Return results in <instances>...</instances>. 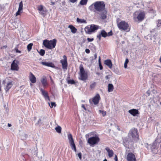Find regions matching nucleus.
I'll use <instances>...</instances> for the list:
<instances>
[{
  "label": "nucleus",
  "mask_w": 161,
  "mask_h": 161,
  "mask_svg": "<svg viewBox=\"0 0 161 161\" xmlns=\"http://www.w3.org/2000/svg\"><path fill=\"white\" fill-rule=\"evenodd\" d=\"M56 43L57 40L55 39L50 41L45 40L43 41V44L47 48L52 49L55 47Z\"/></svg>",
  "instance_id": "obj_1"
},
{
  "label": "nucleus",
  "mask_w": 161,
  "mask_h": 161,
  "mask_svg": "<svg viewBox=\"0 0 161 161\" xmlns=\"http://www.w3.org/2000/svg\"><path fill=\"white\" fill-rule=\"evenodd\" d=\"M117 26L119 30L129 31L130 30V28L128 24L125 21H121L119 22H117Z\"/></svg>",
  "instance_id": "obj_2"
},
{
  "label": "nucleus",
  "mask_w": 161,
  "mask_h": 161,
  "mask_svg": "<svg viewBox=\"0 0 161 161\" xmlns=\"http://www.w3.org/2000/svg\"><path fill=\"white\" fill-rule=\"evenodd\" d=\"M137 132V130L136 129H132L130 130L128 136L130 138H132L131 140L132 141H136L138 139L139 137Z\"/></svg>",
  "instance_id": "obj_3"
},
{
  "label": "nucleus",
  "mask_w": 161,
  "mask_h": 161,
  "mask_svg": "<svg viewBox=\"0 0 161 161\" xmlns=\"http://www.w3.org/2000/svg\"><path fill=\"white\" fill-rule=\"evenodd\" d=\"M94 6L95 9L99 12L104 9L105 5L103 1H97L94 3Z\"/></svg>",
  "instance_id": "obj_4"
},
{
  "label": "nucleus",
  "mask_w": 161,
  "mask_h": 161,
  "mask_svg": "<svg viewBox=\"0 0 161 161\" xmlns=\"http://www.w3.org/2000/svg\"><path fill=\"white\" fill-rule=\"evenodd\" d=\"M99 26L97 25H91L90 26H86L85 28L86 33L88 34H91L98 28Z\"/></svg>",
  "instance_id": "obj_5"
},
{
  "label": "nucleus",
  "mask_w": 161,
  "mask_h": 161,
  "mask_svg": "<svg viewBox=\"0 0 161 161\" xmlns=\"http://www.w3.org/2000/svg\"><path fill=\"white\" fill-rule=\"evenodd\" d=\"M80 76L79 79L82 80H86L87 77V74L85 71L83 66L81 64L80 66Z\"/></svg>",
  "instance_id": "obj_6"
},
{
  "label": "nucleus",
  "mask_w": 161,
  "mask_h": 161,
  "mask_svg": "<svg viewBox=\"0 0 161 161\" xmlns=\"http://www.w3.org/2000/svg\"><path fill=\"white\" fill-rule=\"evenodd\" d=\"M67 136L69 141V143L71 146L72 150L75 152H76V146L74 143L72 135L71 134H68Z\"/></svg>",
  "instance_id": "obj_7"
},
{
  "label": "nucleus",
  "mask_w": 161,
  "mask_h": 161,
  "mask_svg": "<svg viewBox=\"0 0 161 161\" xmlns=\"http://www.w3.org/2000/svg\"><path fill=\"white\" fill-rule=\"evenodd\" d=\"M99 141V138L98 136H95L89 138L88 140V143L91 146H92L97 143Z\"/></svg>",
  "instance_id": "obj_8"
},
{
  "label": "nucleus",
  "mask_w": 161,
  "mask_h": 161,
  "mask_svg": "<svg viewBox=\"0 0 161 161\" xmlns=\"http://www.w3.org/2000/svg\"><path fill=\"white\" fill-rule=\"evenodd\" d=\"M126 159L127 161H136L135 154L132 152L128 153L126 157Z\"/></svg>",
  "instance_id": "obj_9"
},
{
  "label": "nucleus",
  "mask_w": 161,
  "mask_h": 161,
  "mask_svg": "<svg viewBox=\"0 0 161 161\" xmlns=\"http://www.w3.org/2000/svg\"><path fill=\"white\" fill-rule=\"evenodd\" d=\"M41 124L43 125H47L48 124V122L47 120L46 119V117H43L42 119H39L38 121L36 124V125L40 126Z\"/></svg>",
  "instance_id": "obj_10"
},
{
  "label": "nucleus",
  "mask_w": 161,
  "mask_h": 161,
  "mask_svg": "<svg viewBox=\"0 0 161 161\" xmlns=\"http://www.w3.org/2000/svg\"><path fill=\"white\" fill-rule=\"evenodd\" d=\"M18 63L19 62L17 60H14L11 64V69L12 70L18 71L19 69V67L18 65Z\"/></svg>",
  "instance_id": "obj_11"
},
{
  "label": "nucleus",
  "mask_w": 161,
  "mask_h": 161,
  "mask_svg": "<svg viewBox=\"0 0 161 161\" xmlns=\"http://www.w3.org/2000/svg\"><path fill=\"white\" fill-rule=\"evenodd\" d=\"M64 59L61 60V63L62 64V68L64 69H66L67 68V58L66 56H63Z\"/></svg>",
  "instance_id": "obj_12"
},
{
  "label": "nucleus",
  "mask_w": 161,
  "mask_h": 161,
  "mask_svg": "<svg viewBox=\"0 0 161 161\" xmlns=\"http://www.w3.org/2000/svg\"><path fill=\"white\" fill-rule=\"evenodd\" d=\"M101 36L103 37L107 36V33L104 30H101L99 34L97 36V37L99 39V41L101 40Z\"/></svg>",
  "instance_id": "obj_13"
},
{
  "label": "nucleus",
  "mask_w": 161,
  "mask_h": 161,
  "mask_svg": "<svg viewBox=\"0 0 161 161\" xmlns=\"http://www.w3.org/2000/svg\"><path fill=\"white\" fill-rule=\"evenodd\" d=\"M145 15V13L144 12H140L137 17L138 21L139 22L142 21L144 19Z\"/></svg>",
  "instance_id": "obj_14"
},
{
  "label": "nucleus",
  "mask_w": 161,
  "mask_h": 161,
  "mask_svg": "<svg viewBox=\"0 0 161 161\" xmlns=\"http://www.w3.org/2000/svg\"><path fill=\"white\" fill-rule=\"evenodd\" d=\"M99 13H98L99 15L100 18L102 19H105L107 18V12L106 10L104 9L103 10L101 11H99Z\"/></svg>",
  "instance_id": "obj_15"
},
{
  "label": "nucleus",
  "mask_w": 161,
  "mask_h": 161,
  "mask_svg": "<svg viewBox=\"0 0 161 161\" xmlns=\"http://www.w3.org/2000/svg\"><path fill=\"white\" fill-rule=\"evenodd\" d=\"M100 98V96L98 94H97L96 96L92 99V102L95 105L97 104L99 102Z\"/></svg>",
  "instance_id": "obj_16"
},
{
  "label": "nucleus",
  "mask_w": 161,
  "mask_h": 161,
  "mask_svg": "<svg viewBox=\"0 0 161 161\" xmlns=\"http://www.w3.org/2000/svg\"><path fill=\"white\" fill-rule=\"evenodd\" d=\"M129 112L132 115L136 116L137 114H139V113L138 110L135 109H130L129 110Z\"/></svg>",
  "instance_id": "obj_17"
},
{
  "label": "nucleus",
  "mask_w": 161,
  "mask_h": 161,
  "mask_svg": "<svg viewBox=\"0 0 161 161\" xmlns=\"http://www.w3.org/2000/svg\"><path fill=\"white\" fill-rule=\"evenodd\" d=\"M41 64L45 66L50 67L52 68H54L55 66L52 63H48L44 62H41L40 63Z\"/></svg>",
  "instance_id": "obj_18"
},
{
  "label": "nucleus",
  "mask_w": 161,
  "mask_h": 161,
  "mask_svg": "<svg viewBox=\"0 0 161 161\" xmlns=\"http://www.w3.org/2000/svg\"><path fill=\"white\" fill-rule=\"evenodd\" d=\"M41 91L42 92V93L45 99L47 100L48 99V100H49V96H48V94L47 92H46L44 90L42 89V88H41L40 89Z\"/></svg>",
  "instance_id": "obj_19"
},
{
  "label": "nucleus",
  "mask_w": 161,
  "mask_h": 161,
  "mask_svg": "<svg viewBox=\"0 0 161 161\" xmlns=\"http://www.w3.org/2000/svg\"><path fill=\"white\" fill-rule=\"evenodd\" d=\"M29 79L31 82L32 83H34L36 82V77L31 72H30V73Z\"/></svg>",
  "instance_id": "obj_20"
},
{
  "label": "nucleus",
  "mask_w": 161,
  "mask_h": 161,
  "mask_svg": "<svg viewBox=\"0 0 161 161\" xmlns=\"http://www.w3.org/2000/svg\"><path fill=\"white\" fill-rule=\"evenodd\" d=\"M156 145L157 144L154 142L151 145V147L152 152H153L154 153H157V148L156 147Z\"/></svg>",
  "instance_id": "obj_21"
},
{
  "label": "nucleus",
  "mask_w": 161,
  "mask_h": 161,
  "mask_svg": "<svg viewBox=\"0 0 161 161\" xmlns=\"http://www.w3.org/2000/svg\"><path fill=\"white\" fill-rule=\"evenodd\" d=\"M105 149L108 153L109 157V158L112 157L114 155L113 151L111 149H110L108 147H106Z\"/></svg>",
  "instance_id": "obj_22"
},
{
  "label": "nucleus",
  "mask_w": 161,
  "mask_h": 161,
  "mask_svg": "<svg viewBox=\"0 0 161 161\" xmlns=\"http://www.w3.org/2000/svg\"><path fill=\"white\" fill-rule=\"evenodd\" d=\"M104 64L108 66L110 68H111L112 66V64L111 61L110 59L105 60L104 61Z\"/></svg>",
  "instance_id": "obj_23"
},
{
  "label": "nucleus",
  "mask_w": 161,
  "mask_h": 161,
  "mask_svg": "<svg viewBox=\"0 0 161 161\" xmlns=\"http://www.w3.org/2000/svg\"><path fill=\"white\" fill-rule=\"evenodd\" d=\"M41 81L44 87L45 86L47 85V80L46 77H43L42 78L41 80Z\"/></svg>",
  "instance_id": "obj_24"
},
{
  "label": "nucleus",
  "mask_w": 161,
  "mask_h": 161,
  "mask_svg": "<svg viewBox=\"0 0 161 161\" xmlns=\"http://www.w3.org/2000/svg\"><path fill=\"white\" fill-rule=\"evenodd\" d=\"M12 86V82L9 81L7 84L5 88V90L7 92L11 88Z\"/></svg>",
  "instance_id": "obj_25"
},
{
  "label": "nucleus",
  "mask_w": 161,
  "mask_h": 161,
  "mask_svg": "<svg viewBox=\"0 0 161 161\" xmlns=\"http://www.w3.org/2000/svg\"><path fill=\"white\" fill-rule=\"evenodd\" d=\"M13 25L15 28H17L19 26L21 25L20 21L18 20L17 21H15L14 22L12 23Z\"/></svg>",
  "instance_id": "obj_26"
},
{
  "label": "nucleus",
  "mask_w": 161,
  "mask_h": 161,
  "mask_svg": "<svg viewBox=\"0 0 161 161\" xmlns=\"http://www.w3.org/2000/svg\"><path fill=\"white\" fill-rule=\"evenodd\" d=\"M68 27L70 29L72 33H75L76 32L77 29L72 25H69Z\"/></svg>",
  "instance_id": "obj_27"
},
{
  "label": "nucleus",
  "mask_w": 161,
  "mask_h": 161,
  "mask_svg": "<svg viewBox=\"0 0 161 161\" xmlns=\"http://www.w3.org/2000/svg\"><path fill=\"white\" fill-rule=\"evenodd\" d=\"M114 89L113 85L112 84H109L108 86V92H112Z\"/></svg>",
  "instance_id": "obj_28"
},
{
  "label": "nucleus",
  "mask_w": 161,
  "mask_h": 161,
  "mask_svg": "<svg viewBox=\"0 0 161 161\" xmlns=\"http://www.w3.org/2000/svg\"><path fill=\"white\" fill-rule=\"evenodd\" d=\"M154 142L156 144L159 143L161 142V136H158L155 141Z\"/></svg>",
  "instance_id": "obj_29"
},
{
  "label": "nucleus",
  "mask_w": 161,
  "mask_h": 161,
  "mask_svg": "<svg viewBox=\"0 0 161 161\" xmlns=\"http://www.w3.org/2000/svg\"><path fill=\"white\" fill-rule=\"evenodd\" d=\"M76 20L77 22L80 23H86V21L84 19H80L78 18H77Z\"/></svg>",
  "instance_id": "obj_30"
},
{
  "label": "nucleus",
  "mask_w": 161,
  "mask_h": 161,
  "mask_svg": "<svg viewBox=\"0 0 161 161\" xmlns=\"http://www.w3.org/2000/svg\"><path fill=\"white\" fill-rule=\"evenodd\" d=\"M56 131L59 133H60L61 132V128L59 126H58L55 128Z\"/></svg>",
  "instance_id": "obj_31"
},
{
  "label": "nucleus",
  "mask_w": 161,
  "mask_h": 161,
  "mask_svg": "<svg viewBox=\"0 0 161 161\" xmlns=\"http://www.w3.org/2000/svg\"><path fill=\"white\" fill-rule=\"evenodd\" d=\"M158 35V33L157 32H155L153 36V37L151 38V39L153 40V42H155V40L156 39L157 36Z\"/></svg>",
  "instance_id": "obj_32"
},
{
  "label": "nucleus",
  "mask_w": 161,
  "mask_h": 161,
  "mask_svg": "<svg viewBox=\"0 0 161 161\" xmlns=\"http://www.w3.org/2000/svg\"><path fill=\"white\" fill-rule=\"evenodd\" d=\"M33 45V44L31 43L27 45V48L28 51L30 52L31 50Z\"/></svg>",
  "instance_id": "obj_33"
},
{
  "label": "nucleus",
  "mask_w": 161,
  "mask_h": 161,
  "mask_svg": "<svg viewBox=\"0 0 161 161\" xmlns=\"http://www.w3.org/2000/svg\"><path fill=\"white\" fill-rule=\"evenodd\" d=\"M88 0H81L80 4L81 5H86Z\"/></svg>",
  "instance_id": "obj_34"
},
{
  "label": "nucleus",
  "mask_w": 161,
  "mask_h": 161,
  "mask_svg": "<svg viewBox=\"0 0 161 161\" xmlns=\"http://www.w3.org/2000/svg\"><path fill=\"white\" fill-rule=\"evenodd\" d=\"M23 8V4L22 1H21L19 3V7L18 9L22 11V10Z\"/></svg>",
  "instance_id": "obj_35"
},
{
  "label": "nucleus",
  "mask_w": 161,
  "mask_h": 161,
  "mask_svg": "<svg viewBox=\"0 0 161 161\" xmlns=\"http://www.w3.org/2000/svg\"><path fill=\"white\" fill-rule=\"evenodd\" d=\"M98 64H99V68L100 70H102L103 69V66L101 64V58L99 56V59H98Z\"/></svg>",
  "instance_id": "obj_36"
},
{
  "label": "nucleus",
  "mask_w": 161,
  "mask_h": 161,
  "mask_svg": "<svg viewBox=\"0 0 161 161\" xmlns=\"http://www.w3.org/2000/svg\"><path fill=\"white\" fill-rule=\"evenodd\" d=\"M43 9V6L42 5L38 6L37 7V9L39 11V13L40 12L42 11Z\"/></svg>",
  "instance_id": "obj_37"
},
{
  "label": "nucleus",
  "mask_w": 161,
  "mask_h": 161,
  "mask_svg": "<svg viewBox=\"0 0 161 161\" xmlns=\"http://www.w3.org/2000/svg\"><path fill=\"white\" fill-rule=\"evenodd\" d=\"M39 53L41 56H43L45 54V51L43 49H41Z\"/></svg>",
  "instance_id": "obj_38"
},
{
  "label": "nucleus",
  "mask_w": 161,
  "mask_h": 161,
  "mask_svg": "<svg viewBox=\"0 0 161 161\" xmlns=\"http://www.w3.org/2000/svg\"><path fill=\"white\" fill-rule=\"evenodd\" d=\"M67 82L69 84H75V82L73 80H68Z\"/></svg>",
  "instance_id": "obj_39"
},
{
  "label": "nucleus",
  "mask_w": 161,
  "mask_h": 161,
  "mask_svg": "<svg viewBox=\"0 0 161 161\" xmlns=\"http://www.w3.org/2000/svg\"><path fill=\"white\" fill-rule=\"evenodd\" d=\"M99 112L103 116H104L106 114V112L105 111L99 110Z\"/></svg>",
  "instance_id": "obj_40"
},
{
  "label": "nucleus",
  "mask_w": 161,
  "mask_h": 161,
  "mask_svg": "<svg viewBox=\"0 0 161 161\" xmlns=\"http://www.w3.org/2000/svg\"><path fill=\"white\" fill-rule=\"evenodd\" d=\"M94 3H93L91 5H90L89 7V9L91 10V11H93L94 9H95L94 8Z\"/></svg>",
  "instance_id": "obj_41"
},
{
  "label": "nucleus",
  "mask_w": 161,
  "mask_h": 161,
  "mask_svg": "<svg viewBox=\"0 0 161 161\" xmlns=\"http://www.w3.org/2000/svg\"><path fill=\"white\" fill-rule=\"evenodd\" d=\"M96 85V83L95 82L92 83L90 86V87L91 89L94 88Z\"/></svg>",
  "instance_id": "obj_42"
},
{
  "label": "nucleus",
  "mask_w": 161,
  "mask_h": 161,
  "mask_svg": "<svg viewBox=\"0 0 161 161\" xmlns=\"http://www.w3.org/2000/svg\"><path fill=\"white\" fill-rule=\"evenodd\" d=\"M129 60L128 59H126L125 60V61L124 64V67L125 68H126L127 67V64L128 63Z\"/></svg>",
  "instance_id": "obj_43"
},
{
  "label": "nucleus",
  "mask_w": 161,
  "mask_h": 161,
  "mask_svg": "<svg viewBox=\"0 0 161 161\" xmlns=\"http://www.w3.org/2000/svg\"><path fill=\"white\" fill-rule=\"evenodd\" d=\"M21 11H22L18 9V11L16 13L15 16H17L18 15H20V13H21Z\"/></svg>",
  "instance_id": "obj_44"
},
{
  "label": "nucleus",
  "mask_w": 161,
  "mask_h": 161,
  "mask_svg": "<svg viewBox=\"0 0 161 161\" xmlns=\"http://www.w3.org/2000/svg\"><path fill=\"white\" fill-rule=\"evenodd\" d=\"M51 105H50L51 108H53V106L55 107L56 106V103L54 102H51ZM49 104L50 105L49 103Z\"/></svg>",
  "instance_id": "obj_45"
},
{
  "label": "nucleus",
  "mask_w": 161,
  "mask_h": 161,
  "mask_svg": "<svg viewBox=\"0 0 161 161\" xmlns=\"http://www.w3.org/2000/svg\"><path fill=\"white\" fill-rule=\"evenodd\" d=\"M157 25L158 27L161 26V20H158V23Z\"/></svg>",
  "instance_id": "obj_46"
},
{
  "label": "nucleus",
  "mask_w": 161,
  "mask_h": 161,
  "mask_svg": "<svg viewBox=\"0 0 161 161\" xmlns=\"http://www.w3.org/2000/svg\"><path fill=\"white\" fill-rule=\"evenodd\" d=\"M46 12V11L44 9H43V10H42V11H41V12H40V13L41 14H44Z\"/></svg>",
  "instance_id": "obj_47"
},
{
  "label": "nucleus",
  "mask_w": 161,
  "mask_h": 161,
  "mask_svg": "<svg viewBox=\"0 0 161 161\" xmlns=\"http://www.w3.org/2000/svg\"><path fill=\"white\" fill-rule=\"evenodd\" d=\"M78 156L79 159L80 160H81V159L82 158V157H81V153L80 152L78 154Z\"/></svg>",
  "instance_id": "obj_48"
},
{
  "label": "nucleus",
  "mask_w": 161,
  "mask_h": 161,
  "mask_svg": "<svg viewBox=\"0 0 161 161\" xmlns=\"http://www.w3.org/2000/svg\"><path fill=\"white\" fill-rule=\"evenodd\" d=\"M111 77V75H107L105 76V79L107 80H108Z\"/></svg>",
  "instance_id": "obj_49"
},
{
  "label": "nucleus",
  "mask_w": 161,
  "mask_h": 161,
  "mask_svg": "<svg viewBox=\"0 0 161 161\" xmlns=\"http://www.w3.org/2000/svg\"><path fill=\"white\" fill-rule=\"evenodd\" d=\"M113 33L112 31H111L109 32L108 33H107V36H110L112 35Z\"/></svg>",
  "instance_id": "obj_50"
},
{
  "label": "nucleus",
  "mask_w": 161,
  "mask_h": 161,
  "mask_svg": "<svg viewBox=\"0 0 161 161\" xmlns=\"http://www.w3.org/2000/svg\"><path fill=\"white\" fill-rule=\"evenodd\" d=\"M87 40L88 42H91L94 40V39L93 38H87Z\"/></svg>",
  "instance_id": "obj_51"
},
{
  "label": "nucleus",
  "mask_w": 161,
  "mask_h": 161,
  "mask_svg": "<svg viewBox=\"0 0 161 161\" xmlns=\"http://www.w3.org/2000/svg\"><path fill=\"white\" fill-rule=\"evenodd\" d=\"M85 52L87 53H89L90 52V50L88 49H86L85 50Z\"/></svg>",
  "instance_id": "obj_52"
},
{
  "label": "nucleus",
  "mask_w": 161,
  "mask_h": 161,
  "mask_svg": "<svg viewBox=\"0 0 161 161\" xmlns=\"http://www.w3.org/2000/svg\"><path fill=\"white\" fill-rule=\"evenodd\" d=\"M114 159L115 161H118L117 156L116 155H115Z\"/></svg>",
  "instance_id": "obj_53"
},
{
  "label": "nucleus",
  "mask_w": 161,
  "mask_h": 161,
  "mask_svg": "<svg viewBox=\"0 0 161 161\" xmlns=\"http://www.w3.org/2000/svg\"><path fill=\"white\" fill-rule=\"evenodd\" d=\"M70 2L72 3H74L77 2V0H69Z\"/></svg>",
  "instance_id": "obj_54"
},
{
  "label": "nucleus",
  "mask_w": 161,
  "mask_h": 161,
  "mask_svg": "<svg viewBox=\"0 0 161 161\" xmlns=\"http://www.w3.org/2000/svg\"><path fill=\"white\" fill-rule=\"evenodd\" d=\"M146 93L147 94V95L148 96H149L150 94V92L149 90H148L147 92Z\"/></svg>",
  "instance_id": "obj_55"
},
{
  "label": "nucleus",
  "mask_w": 161,
  "mask_h": 161,
  "mask_svg": "<svg viewBox=\"0 0 161 161\" xmlns=\"http://www.w3.org/2000/svg\"><path fill=\"white\" fill-rule=\"evenodd\" d=\"M81 107L84 109L85 110H86V109L85 108V105L84 104H82L81 106Z\"/></svg>",
  "instance_id": "obj_56"
},
{
  "label": "nucleus",
  "mask_w": 161,
  "mask_h": 161,
  "mask_svg": "<svg viewBox=\"0 0 161 161\" xmlns=\"http://www.w3.org/2000/svg\"><path fill=\"white\" fill-rule=\"evenodd\" d=\"M15 50H16V52L19 53H21V51H20L18 50V49H16Z\"/></svg>",
  "instance_id": "obj_57"
},
{
  "label": "nucleus",
  "mask_w": 161,
  "mask_h": 161,
  "mask_svg": "<svg viewBox=\"0 0 161 161\" xmlns=\"http://www.w3.org/2000/svg\"><path fill=\"white\" fill-rule=\"evenodd\" d=\"M94 56V59H96V58H97V54L96 53H95V54Z\"/></svg>",
  "instance_id": "obj_58"
},
{
  "label": "nucleus",
  "mask_w": 161,
  "mask_h": 161,
  "mask_svg": "<svg viewBox=\"0 0 161 161\" xmlns=\"http://www.w3.org/2000/svg\"><path fill=\"white\" fill-rule=\"evenodd\" d=\"M7 47V46L6 45L3 46V47H2V48H5Z\"/></svg>",
  "instance_id": "obj_59"
},
{
  "label": "nucleus",
  "mask_w": 161,
  "mask_h": 161,
  "mask_svg": "<svg viewBox=\"0 0 161 161\" xmlns=\"http://www.w3.org/2000/svg\"><path fill=\"white\" fill-rule=\"evenodd\" d=\"M8 127H11V126H12V125L11 124H9V123H8Z\"/></svg>",
  "instance_id": "obj_60"
},
{
  "label": "nucleus",
  "mask_w": 161,
  "mask_h": 161,
  "mask_svg": "<svg viewBox=\"0 0 161 161\" xmlns=\"http://www.w3.org/2000/svg\"><path fill=\"white\" fill-rule=\"evenodd\" d=\"M159 61L161 63V56L160 57V58H159Z\"/></svg>",
  "instance_id": "obj_61"
},
{
  "label": "nucleus",
  "mask_w": 161,
  "mask_h": 161,
  "mask_svg": "<svg viewBox=\"0 0 161 161\" xmlns=\"http://www.w3.org/2000/svg\"><path fill=\"white\" fill-rule=\"evenodd\" d=\"M103 161H107V160L106 159H105L103 160Z\"/></svg>",
  "instance_id": "obj_62"
},
{
  "label": "nucleus",
  "mask_w": 161,
  "mask_h": 161,
  "mask_svg": "<svg viewBox=\"0 0 161 161\" xmlns=\"http://www.w3.org/2000/svg\"><path fill=\"white\" fill-rule=\"evenodd\" d=\"M50 78H51V80H52V78H51V76L50 77Z\"/></svg>",
  "instance_id": "obj_63"
},
{
  "label": "nucleus",
  "mask_w": 161,
  "mask_h": 161,
  "mask_svg": "<svg viewBox=\"0 0 161 161\" xmlns=\"http://www.w3.org/2000/svg\"><path fill=\"white\" fill-rule=\"evenodd\" d=\"M160 105H161V102H160Z\"/></svg>",
  "instance_id": "obj_64"
}]
</instances>
